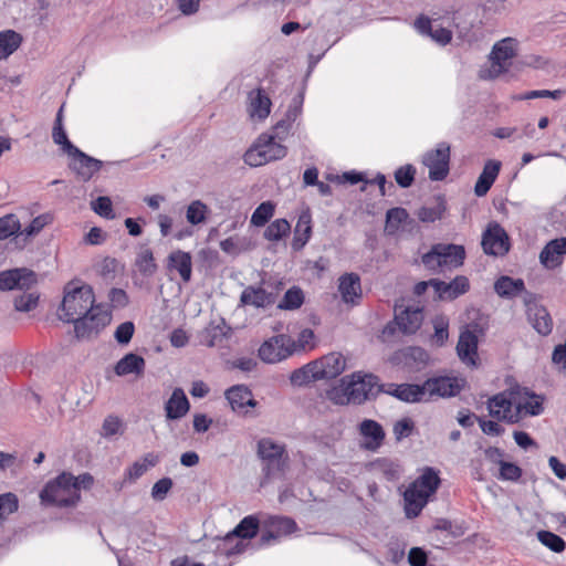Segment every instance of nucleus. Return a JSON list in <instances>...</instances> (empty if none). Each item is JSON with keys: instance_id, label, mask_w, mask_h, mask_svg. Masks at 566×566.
I'll use <instances>...</instances> for the list:
<instances>
[{"instance_id": "26", "label": "nucleus", "mask_w": 566, "mask_h": 566, "mask_svg": "<svg viewBox=\"0 0 566 566\" xmlns=\"http://www.w3.org/2000/svg\"><path fill=\"white\" fill-rule=\"evenodd\" d=\"M168 271H177L184 282H189L192 273V259L190 253L181 250L172 251L167 259Z\"/></svg>"}, {"instance_id": "24", "label": "nucleus", "mask_w": 566, "mask_h": 566, "mask_svg": "<svg viewBox=\"0 0 566 566\" xmlns=\"http://www.w3.org/2000/svg\"><path fill=\"white\" fill-rule=\"evenodd\" d=\"M190 409L189 400L181 388H175L165 403V413L168 420H177L187 415Z\"/></svg>"}, {"instance_id": "50", "label": "nucleus", "mask_w": 566, "mask_h": 566, "mask_svg": "<svg viewBox=\"0 0 566 566\" xmlns=\"http://www.w3.org/2000/svg\"><path fill=\"white\" fill-rule=\"evenodd\" d=\"M226 335L227 333L223 326L212 324L205 329L202 343L209 347L219 346L222 344Z\"/></svg>"}, {"instance_id": "62", "label": "nucleus", "mask_w": 566, "mask_h": 566, "mask_svg": "<svg viewBox=\"0 0 566 566\" xmlns=\"http://www.w3.org/2000/svg\"><path fill=\"white\" fill-rule=\"evenodd\" d=\"M413 177H415V168L410 165L400 167L396 171V181L401 187H405V188L411 186V184L413 181Z\"/></svg>"}, {"instance_id": "31", "label": "nucleus", "mask_w": 566, "mask_h": 566, "mask_svg": "<svg viewBox=\"0 0 566 566\" xmlns=\"http://www.w3.org/2000/svg\"><path fill=\"white\" fill-rule=\"evenodd\" d=\"M145 359L134 353L126 354L114 367L117 376H127L134 374L140 377L145 370Z\"/></svg>"}, {"instance_id": "63", "label": "nucleus", "mask_w": 566, "mask_h": 566, "mask_svg": "<svg viewBox=\"0 0 566 566\" xmlns=\"http://www.w3.org/2000/svg\"><path fill=\"white\" fill-rule=\"evenodd\" d=\"M122 429V421L113 416L107 417L104 420L103 427H102V434L104 437H111L118 434Z\"/></svg>"}, {"instance_id": "14", "label": "nucleus", "mask_w": 566, "mask_h": 566, "mask_svg": "<svg viewBox=\"0 0 566 566\" xmlns=\"http://www.w3.org/2000/svg\"><path fill=\"white\" fill-rule=\"evenodd\" d=\"M35 283V275L27 269H13L0 273V290H29Z\"/></svg>"}, {"instance_id": "42", "label": "nucleus", "mask_w": 566, "mask_h": 566, "mask_svg": "<svg viewBox=\"0 0 566 566\" xmlns=\"http://www.w3.org/2000/svg\"><path fill=\"white\" fill-rule=\"evenodd\" d=\"M52 138H53L54 143L60 145L62 147L63 151L66 153L67 155L70 153L77 151V148L69 140L66 133L63 128L61 111L57 114V117H56V120H55V124L53 127Z\"/></svg>"}, {"instance_id": "46", "label": "nucleus", "mask_w": 566, "mask_h": 566, "mask_svg": "<svg viewBox=\"0 0 566 566\" xmlns=\"http://www.w3.org/2000/svg\"><path fill=\"white\" fill-rule=\"evenodd\" d=\"M291 231V226L285 219H277L273 221L264 231V238L270 241H279L287 235Z\"/></svg>"}, {"instance_id": "32", "label": "nucleus", "mask_w": 566, "mask_h": 566, "mask_svg": "<svg viewBox=\"0 0 566 566\" xmlns=\"http://www.w3.org/2000/svg\"><path fill=\"white\" fill-rule=\"evenodd\" d=\"M501 169V163L497 160H489L486 161L484 169L482 174L480 175L474 191L475 195L479 197L484 196L491 186L493 185L494 180L496 179L499 172Z\"/></svg>"}, {"instance_id": "56", "label": "nucleus", "mask_w": 566, "mask_h": 566, "mask_svg": "<svg viewBox=\"0 0 566 566\" xmlns=\"http://www.w3.org/2000/svg\"><path fill=\"white\" fill-rule=\"evenodd\" d=\"M39 296L33 292L21 294L14 298V307L19 312H30L35 308Z\"/></svg>"}, {"instance_id": "20", "label": "nucleus", "mask_w": 566, "mask_h": 566, "mask_svg": "<svg viewBox=\"0 0 566 566\" xmlns=\"http://www.w3.org/2000/svg\"><path fill=\"white\" fill-rule=\"evenodd\" d=\"M266 144L264 142L256 140L255 144L244 154V161L252 167L262 166L269 161L277 160L286 155V147L274 148L273 155H269L265 151Z\"/></svg>"}, {"instance_id": "40", "label": "nucleus", "mask_w": 566, "mask_h": 566, "mask_svg": "<svg viewBox=\"0 0 566 566\" xmlns=\"http://www.w3.org/2000/svg\"><path fill=\"white\" fill-rule=\"evenodd\" d=\"M259 528V523L255 517L248 516L244 517L240 524L235 527V530L227 536V541H231L234 537H240L242 539L252 538L255 536Z\"/></svg>"}, {"instance_id": "29", "label": "nucleus", "mask_w": 566, "mask_h": 566, "mask_svg": "<svg viewBox=\"0 0 566 566\" xmlns=\"http://www.w3.org/2000/svg\"><path fill=\"white\" fill-rule=\"evenodd\" d=\"M564 254H566V238H560L547 243L539 259L546 268L553 269L562 263Z\"/></svg>"}, {"instance_id": "61", "label": "nucleus", "mask_w": 566, "mask_h": 566, "mask_svg": "<svg viewBox=\"0 0 566 566\" xmlns=\"http://www.w3.org/2000/svg\"><path fill=\"white\" fill-rule=\"evenodd\" d=\"M172 486V481L169 478H164L156 482L151 489V497L155 501H163Z\"/></svg>"}, {"instance_id": "3", "label": "nucleus", "mask_w": 566, "mask_h": 566, "mask_svg": "<svg viewBox=\"0 0 566 566\" xmlns=\"http://www.w3.org/2000/svg\"><path fill=\"white\" fill-rule=\"evenodd\" d=\"M382 386L370 374L354 373L340 379L339 384L327 391V398L335 405L361 403L374 397Z\"/></svg>"}, {"instance_id": "25", "label": "nucleus", "mask_w": 566, "mask_h": 566, "mask_svg": "<svg viewBox=\"0 0 566 566\" xmlns=\"http://www.w3.org/2000/svg\"><path fill=\"white\" fill-rule=\"evenodd\" d=\"M72 157L71 167L76 174L83 179L88 180L92 176L97 172L101 168V161L88 157L82 153L78 148L76 153H70Z\"/></svg>"}, {"instance_id": "9", "label": "nucleus", "mask_w": 566, "mask_h": 566, "mask_svg": "<svg viewBox=\"0 0 566 566\" xmlns=\"http://www.w3.org/2000/svg\"><path fill=\"white\" fill-rule=\"evenodd\" d=\"M293 338L279 334L265 339L259 348V357L266 364H276L294 354Z\"/></svg>"}, {"instance_id": "1", "label": "nucleus", "mask_w": 566, "mask_h": 566, "mask_svg": "<svg viewBox=\"0 0 566 566\" xmlns=\"http://www.w3.org/2000/svg\"><path fill=\"white\" fill-rule=\"evenodd\" d=\"M94 293L90 285L70 282L64 287L60 318L74 323L78 337L97 333L111 322V312L94 305Z\"/></svg>"}, {"instance_id": "7", "label": "nucleus", "mask_w": 566, "mask_h": 566, "mask_svg": "<svg viewBox=\"0 0 566 566\" xmlns=\"http://www.w3.org/2000/svg\"><path fill=\"white\" fill-rule=\"evenodd\" d=\"M517 51V42L513 38H506L496 42L490 54L489 61L480 70V77L494 80L510 72L514 64Z\"/></svg>"}, {"instance_id": "53", "label": "nucleus", "mask_w": 566, "mask_h": 566, "mask_svg": "<svg viewBox=\"0 0 566 566\" xmlns=\"http://www.w3.org/2000/svg\"><path fill=\"white\" fill-rule=\"evenodd\" d=\"M20 228V221L14 214H7L0 218V240L18 233Z\"/></svg>"}, {"instance_id": "28", "label": "nucleus", "mask_w": 566, "mask_h": 566, "mask_svg": "<svg viewBox=\"0 0 566 566\" xmlns=\"http://www.w3.org/2000/svg\"><path fill=\"white\" fill-rule=\"evenodd\" d=\"M527 316L532 326L539 334L547 335L552 332L553 322L544 306L537 303H530L527 305Z\"/></svg>"}, {"instance_id": "6", "label": "nucleus", "mask_w": 566, "mask_h": 566, "mask_svg": "<svg viewBox=\"0 0 566 566\" xmlns=\"http://www.w3.org/2000/svg\"><path fill=\"white\" fill-rule=\"evenodd\" d=\"M440 479L432 469H424L422 473L405 491V510L407 516H417L429 499L436 493Z\"/></svg>"}, {"instance_id": "59", "label": "nucleus", "mask_w": 566, "mask_h": 566, "mask_svg": "<svg viewBox=\"0 0 566 566\" xmlns=\"http://www.w3.org/2000/svg\"><path fill=\"white\" fill-rule=\"evenodd\" d=\"M220 248L227 253L237 254L248 249V243L245 239L229 238L220 242Z\"/></svg>"}, {"instance_id": "55", "label": "nucleus", "mask_w": 566, "mask_h": 566, "mask_svg": "<svg viewBox=\"0 0 566 566\" xmlns=\"http://www.w3.org/2000/svg\"><path fill=\"white\" fill-rule=\"evenodd\" d=\"M18 510V499L12 493L0 495V522Z\"/></svg>"}, {"instance_id": "36", "label": "nucleus", "mask_w": 566, "mask_h": 566, "mask_svg": "<svg viewBox=\"0 0 566 566\" xmlns=\"http://www.w3.org/2000/svg\"><path fill=\"white\" fill-rule=\"evenodd\" d=\"M295 530V523L287 517H271L269 521V532L262 536L264 543L270 538L286 535Z\"/></svg>"}, {"instance_id": "23", "label": "nucleus", "mask_w": 566, "mask_h": 566, "mask_svg": "<svg viewBox=\"0 0 566 566\" xmlns=\"http://www.w3.org/2000/svg\"><path fill=\"white\" fill-rule=\"evenodd\" d=\"M382 390L407 402H416L423 399H428L427 390H424V384L422 386L409 384H390L387 386H382Z\"/></svg>"}, {"instance_id": "17", "label": "nucleus", "mask_w": 566, "mask_h": 566, "mask_svg": "<svg viewBox=\"0 0 566 566\" xmlns=\"http://www.w3.org/2000/svg\"><path fill=\"white\" fill-rule=\"evenodd\" d=\"M482 247L488 254L502 255L509 251V238L499 224H491L483 235Z\"/></svg>"}, {"instance_id": "30", "label": "nucleus", "mask_w": 566, "mask_h": 566, "mask_svg": "<svg viewBox=\"0 0 566 566\" xmlns=\"http://www.w3.org/2000/svg\"><path fill=\"white\" fill-rule=\"evenodd\" d=\"M93 271L104 282L112 283L117 275L123 273L124 266L116 259L104 256L95 260Z\"/></svg>"}, {"instance_id": "35", "label": "nucleus", "mask_w": 566, "mask_h": 566, "mask_svg": "<svg viewBox=\"0 0 566 566\" xmlns=\"http://www.w3.org/2000/svg\"><path fill=\"white\" fill-rule=\"evenodd\" d=\"M311 213L310 210L306 209L302 211L298 217L297 223L295 226V237L293 241L294 249L303 248L308 239L311 238L312 226H311Z\"/></svg>"}, {"instance_id": "44", "label": "nucleus", "mask_w": 566, "mask_h": 566, "mask_svg": "<svg viewBox=\"0 0 566 566\" xmlns=\"http://www.w3.org/2000/svg\"><path fill=\"white\" fill-rule=\"evenodd\" d=\"M316 337L311 328L302 329L296 339H293L294 353L310 352L316 347Z\"/></svg>"}, {"instance_id": "39", "label": "nucleus", "mask_w": 566, "mask_h": 566, "mask_svg": "<svg viewBox=\"0 0 566 566\" xmlns=\"http://www.w3.org/2000/svg\"><path fill=\"white\" fill-rule=\"evenodd\" d=\"M158 461V457L154 453H148L144 458L137 460L127 470L126 476L130 481H136L138 478L144 475L150 468L155 467Z\"/></svg>"}, {"instance_id": "13", "label": "nucleus", "mask_w": 566, "mask_h": 566, "mask_svg": "<svg viewBox=\"0 0 566 566\" xmlns=\"http://www.w3.org/2000/svg\"><path fill=\"white\" fill-rule=\"evenodd\" d=\"M258 453L268 462L271 471H282L286 463V452L283 446L271 439H262L258 444Z\"/></svg>"}, {"instance_id": "64", "label": "nucleus", "mask_w": 566, "mask_h": 566, "mask_svg": "<svg viewBox=\"0 0 566 566\" xmlns=\"http://www.w3.org/2000/svg\"><path fill=\"white\" fill-rule=\"evenodd\" d=\"M428 556L420 547H413L409 551L408 562L411 566H426Z\"/></svg>"}, {"instance_id": "18", "label": "nucleus", "mask_w": 566, "mask_h": 566, "mask_svg": "<svg viewBox=\"0 0 566 566\" xmlns=\"http://www.w3.org/2000/svg\"><path fill=\"white\" fill-rule=\"evenodd\" d=\"M457 352L464 364L478 366V336L473 331L465 328L461 332Z\"/></svg>"}, {"instance_id": "51", "label": "nucleus", "mask_w": 566, "mask_h": 566, "mask_svg": "<svg viewBox=\"0 0 566 566\" xmlns=\"http://www.w3.org/2000/svg\"><path fill=\"white\" fill-rule=\"evenodd\" d=\"M537 538L543 545H545L555 553H562L565 549V541L560 536L552 532L539 531L537 533Z\"/></svg>"}, {"instance_id": "15", "label": "nucleus", "mask_w": 566, "mask_h": 566, "mask_svg": "<svg viewBox=\"0 0 566 566\" xmlns=\"http://www.w3.org/2000/svg\"><path fill=\"white\" fill-rule=\"evenodd\" d=\"M360 447L368 451L378 450L385 440L382 427L375 420L365 419L358 426Z\"/></svg>"}, {"instance_id": "48", "label": "nucleus", "mask_w": 566, "mask_h": 566, "mask_svg": "<svg viewBox=\"0 0 566 566\" xmlns=\"http://www.w3.org/2000/svg\"><path fill=\"white\" fill-rule=\"evenodd\" d=\"M434 335L432 336V343L437 346H442L448 337L449 319L443 315H438L433 318Z\"/></svg>"}, {"instance_id": "41", "label": "nucleus", "mask_w": 566, "mask_h": 566, "mask_svg": "<svg viewBox=\"0 0 566 566\" xmlns=\"http://www.w3.org/2000/svg\"><path fill=\"white\" fill-rule=\"evenodd\" d=\"M408 221V213L402 208H394L387 212L385 230L388 234H395L400 227H403Z\"/></svg>"}, {"instance_id": "16", "label": "nucleus", "mask_w": 566, "mask_h": 566, "mask_svg": "<svg viewBox=\"0 0 566 566\" xmlns=\"http://www.w3.org/2000/svg\"><path fill=\"white\" fill-rule=\"evenodd\" d=\"M415 27L420 33L430 35L432 40L441 45L448 44L452 39L451 31L439 19L431 20L421 15L415 21Z\"/></svg>"}, {"instance_id": "43", "label": "nucleus", "mask_w": 566, "mask_h": 566, "mask_svg": "<svg viewBox=\"0 0 566 566\" xmlns=\"http://www.w3.org/2000/svg\"><path fill=\"white\" fill-rule=\"evenodd\" d=\"M208 214V207L200 200L192 201L186 211V219L192 226L205 223Z\"/></svg>"}, {"instance_id": "5", "label": "nucleus", "mask_w": 566, "mask_h": 566, "mask_svg": "<svg viewBox=\"0 0 566 566\" xmlns=\"http://www.w3.org/2000/svg\"><path fill=\"white\" fill-rule=\"evenodd\" d=\"M92 484L93 476L87 473L73 476L64 472L45 486L41 497L60 506L74 505L80 500V491L90 489Z\"/></svg>"}, {"instance_id": "58", "label": "nucleus", "mask_w": 566, "mask_h": 566, "mask_svg": "<svg viewBox=\"0 0 566 566\" xmlns=\"http://www.w3.org/2000/svg\"><path fill=\"white\" fill-rule=\"evenodd\" d=\"M92 209L99 216L114 219L115 214L113 212L112 200L108 197H98L96 200L92 202Z\"/></svg>"}, {"instance_id": "22", "label": "nucleus", "mask_w": 566, "mask_h": 566, "mask_svg": "<svg viewBox=\"0 0 566 566\" xmlns=\"http://www.w3.org/2000/svg\"><path fill=\"white\" fill-rule=\"evenodd\" d=\"M226 397L232 410L239 413H248L247 408H253L256 405L251 391L243 385L233 386L227 390Z\"/></svg>"}, {"instance_id": "27", "label": "nucleus", "mask_w": 566, "mask_h": 566, "mask_svg": "<svg viewBox=\"0 0 566 566\" xmlns=\"http://www.w3.org/2000/svg\"><path fill=\"white\" fill-rule=\"evenodd\" d=\"M429 284L433 286L434 291L439 294V297L449 300L458 297L469 289V281L464 276H458L451 283L431 280Z\"/></svg>"}, {"instance_id": "8", "label": "nucleus", "mask_w": 566, "mask_h": 566, "mask_svg": "<svg viewBox=\"0 0 566 566\" xmlns=\"http://www.w3.org/2000/svg\"><path fill=\"white\" fill-rule=\"evenodd\" d=\"M464 256L462 245L438 243L422 256V262L428 270L444 271L460 266Z\"/></svg>"}, {"instance_id": "19", "label": "nucleus", "mask_w": 566, "mask_h": 566, "mask_svg": "<svg viewBox=\"0 0 566 566\" xmlns=\"http://www.w3.org/2000/svg\"><path fill=\"white\" fill-rule=\"evenodd\" d=\"M338 292L345 304L350 306L357 305L363 295L358 275L354 273L342 275L338 279Z\"/></svg>"}, {"instance_id": "37", "label": "nucleus", "mask_w": 566, "mask_h": 566, "mask_svg": "<svg viewBox=\"0 0 566 566\" xmlns=\"http://www.w3.org/2000/svg\"><path fill=\"white\" fill-rule=\"evenodd\" d=\"M486 457L494 462H499L500 478L504 480H516L520 476V468L511 462L502 460V454L497 449H489L486 451Z\"/></svg>"}, {"instance_id": "10", "label": "nucleus", "mask_w": 566, "mask_h": 566, "mask_svg": "<svg viewBox=\"0 0 566 566\" xmlns=\"http://www.w3.org/2000/svg\"><path fill=\"white\" fill-rule=\"evenodd\" d=\"M465 385V379L460 377H436L424 382L427 397H452L458 395Z\"/></svg>"}, {"instance_id": "52", "label": "nucleus", "mask_w": 566, "mask_h": 566, "mask_svg": "<svg viewBox=\"0 0 566 566\" xmlns=\"http://www.w3.org/2000/svg\"><path fill=\"white\" fill-rule=\"evenodd\" d=\"M275 206L271 201L262 202L253 212L251 223L256 227L264 226L273 216Z\"/></svg>"}, {"instance_id": "34", "label": "nucleus", "mask_w": 566, "mask_h": 566, "mask_svg": "<svg viewBox=\"0 0 566 566\" xmlns=\"http://www.w3.org/2000/svg\"><path fill=\"white\" fill-rule=\"evenodd\" d=\"M241 301L248 305L264 307L274 303V295L262 286H249L243 291Z\"/></svg>"}, {"instance_id": "12", "label": "nucleus", "mask_w": 566, "mask_h": 566, "mask_svg": "<svg viewBox=\"0 0 566 566\" xmlns=\"http://www.w3.org/2000/svg\"><path fill=\"white\" fill-rule=\"evenodd\" d=\"M423 321L422 311L419 306L396 305L395 324L403 334L415 333Z\"/></svg>"}, {"instance_id": "49", "label": "nucleus", "mask_w": 566, "mask_h": 566, "mask_svg": "<svg viewBox=\"0 0 566 566\" xmlns=\"http://www.w3.org/2000/svg\"><path fill=\"white\" fill-rule=\"evenodd\" d=\"M274 129H275V135L263 134L258 138L259 142H264V144H266L265 151H266V154H269L271 156L273 155V151H275L274 148L284 147L281 144L282 138L279 135H280L281 129L283 132H285L287 129V124L284 120H282L276 124Z\"/></svg>"}, {"instance_id": "54", "label": "nucleus", "mask_w": 566, "mask_h": 566, "mask_svg": "<svg viewBox=\"0 0 566 566\" xmlns=\"http://www.w3.org/2000/svg\"><path fill=\"white\" fill-rule=\"evenodd\" d=\"M303 302H304L303 292L300 289L294 287V289L289 290L285 293L279 307L286 308V310H296L303 304Z\"/></svg>"}, {"instance_id": "21", "label": "nucleus", "mask_w": 566, "mask_h": 566, "mask_svg": "<svg viewBox=\"0 0 566 566\" xmlns=\"http://www.w3.org/2000/svg\"><path fill=\"white\" fill-rule=\"evenodd\" d=\"M429 359V355L426 350L419 347H409L396 353L392 357V361L397 365H403L411 371L421 369Z\"/></svg>"}, {"instance_id": "57", "label": "nucleus", "mask_w": 566, "mask_h": 566, "mask_svg": "<svg viewBox=\"0 0 566 566\" xmlns=\"http://www.w3.org/2000/svg\"><path fill=\"white\" fill-rule=\"evenodd\" d=\"M52 221L53 218L50 213L38 216L31 221L30 226L23 230L22 234H25L27 237H34Z\"/></svg>"}, {"instance_id": "4", "label": "nucleus", "mask_w": 566, "mask_h": 566, "mask_svg": "<svg viewBox=\"0 0 566 566\" xmlns=\"http://www.w3.org/2000/svg\"><path fill=\"white\" fill-rule=\"evenodd\" d=\"M345 369L346 357L332 352L294 370L290 379L293 385L303 386L311 381L334 379Z\"/></svg>"}, {"instance_id": "38", "label": "nucleus", "mask_w": 566, "mask_h": 566, "mask_svg": "<svg viewBox=\"0 0 566 566\" xmlns=\"http://www.w3.org/2000/svg\"><path fill=\"white\" fill-rule=\"evenodd\" d=\"M22 38L14 31H4L0 33V60L7 59L20 46Z\"/></svg>"}, {"instance_id": "45", "label": "nucleus", "mask_w": 566, "mask_h": 566, "mask_svg": "<svg viewBox=\"0 0 566 566\" xmlns=\"http://www.w3.org/2000/svg\"><path fill=\"white\" fill-rule=\"evenodd\" d=\"M522 281H514L509 276H502L495 283V291L501 296H513L523 290Z\"/></svg>"}, {"instance_id": "47", "label": "nucleus", "mask_w": 566, "mask_h": 566, "mask_svg": "<svg viewBox=\"0 0 566 566\" xmlns=\"http://www.w3.org/2000/svg\"><path fill=\"white\" fill-rule=\"evenodd\" d=\"M135 266L137 270L146 275L149 276L156 271V264L154 262L153 252L149 249H143L137 254Z\"/></svg>"}, {"instance_id": "60", "label": "nucleus", "mask_w": 566, "mask_h": 566, "mask_svg": "<svg viewBox=\"0 0 566 566\" xmlns=\"http://www.w3.org/2000/svg\"><path fill=\"white\" fill-rule=\"evenodd\" d=\"M134 331L135 326L132 322L122 323L115 331V339L119 344L126 345L130 342Z\"/></svg>"}, {"instance_id": "33", "label": "nucleus", "mask_w": 566, "mask_h": 566, "mask_svg": "<svg viewBox=\"0 0 566 566\" xmlns=\"http://www.w3.org/2000/svg\"><path fill=\"white\" fill-rule=\"evenodd\" d=\"M249 105V114L253 120H263L270 114L271 101L268 96L263 95L261 91L251 92Z\"/></svg>"}, {"instance_id": "11", "label": "nucleus", "mask_w": 566, "mask_h": 566, "mask_svg": "<svg viewBox=\"0 0 566 566\" xmlns=\"http://www.w3.org/2000/svg\"><path fill=\"white\" fill-rule=\"evenodd\" d=\"M450 149L446 144H440L434 150L423 156V164L429 168V176L433 180L443 179L449 171Z\"/></svg>"}, {"instance_id": "2", "label": "nucleus", "mask_w": 566, "mask_h": 566, "mask_svg": "<svg viewBox=\"0 0 566 566\" xmlns=\"http://www.w3.org/2000/svg\"><path fill=\"white\" fill-rule=\"evenodd\" d=\"M488 410L491 417L513 424L542 413L543 398L527 388L514 386L490 398Z\"/></svg>"}]
</instances>
